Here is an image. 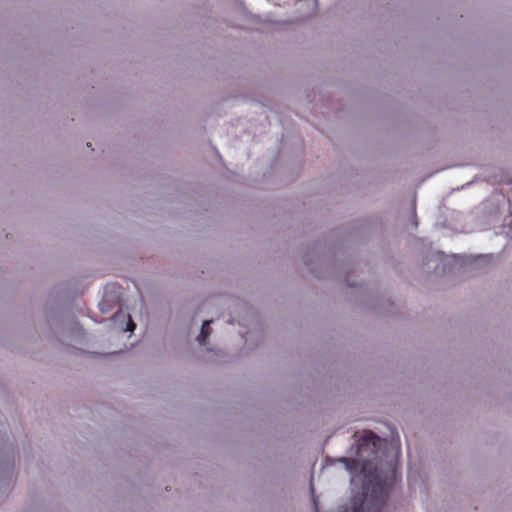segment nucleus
<instances>
[{
    "label": "nucleus",
    "mask_w": 512,
    "mask_h": 512,
    "mask_svg": "<svg viewBox=\"0 0 512 512\" xmlns=\"http://www.w3.org/2000/svg\"><path fill=\"white\" fill-rule=\"evenodd\" d=\"M389 486L378 474H364L361 489L355 493L342 512H380L386 503Z\"/></svg>",
    "instance_id": "f257e3e1"
},
{
    "label": "nucleus",
    "mask_w": 512,
    "mask_h": 512,
    "mask_svg": "<svg viewBox=\"0 0 512 512\" xmlns=\"http://www.w3.org/2000/svg\"><path fill=\"white\" fill-rule=\"evenodd\" d=\"M356 442V458H344L343 461L350 472H356L361 468V472L365 473L378 456L381 439L371 431H364Z\"/></svg>",
    "instance_id": "f03ea898"
},
{
    "label": "nucleus",
    "mask_w": 512,
    "mask_h": 512,
    "mask_svg": "<svg viewBox=\"0 0 512 512\" xmlns=\"http://www.w3.org/2000/svg\"><path fill=\"white\" fill-rule=\"evenodd\" d=\"M210 323L211 321L209 320L203 322L200 335L197 337L200 345H204L206 343L207 337L211 334Z\"/></svg>",
    "instance_id": "7ed1b4c3"
},
{
    "label": "nucleus",
    "mask_w": 512,
    "mask_h": 512,
    "mask_svg": "<svg viewBox=\"0 0 512 512\" xmlns=\"http://www.w3.org/2000/svg\"><path fill=\"white\" fill-rule=\"evenodd\" d=\"M135 328H136V324L133 322V320L129 316V320H128V323H127V328L125 330L132 332V331H134Z\"/></svg>",
    "instance_id": "20e7f679"
}]
</instances>
